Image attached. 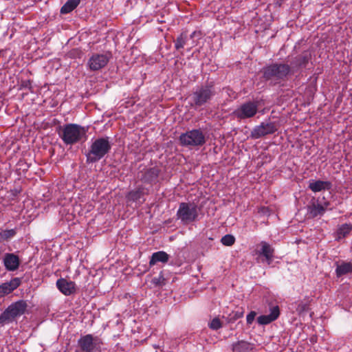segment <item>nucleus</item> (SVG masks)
Returning a JSON list of instances; mask_svg holds the SVG:
<instances>
[{"mask_svg":"<svg viewBox=\"0 0 352 352\" xmlns=\"http://www.w3.org/2000/svg\"><path fill=\"white\" fill-rule=\"evenodd\" d=\"M243 316V311H236L234 313V315L232 317L231 320H236L240 318H242Z\"/></svg>","mask_w":352,"mask_h":352,"instance_id":"72a5a7b5","label":"nucleus"},{"mask_svg":"<svg viewBox=\"0 0 352 352\" xmlns=\"http://www.w3.org/2000/svg\"><path fill=\"white\" fill-rule=\"evenodd\" d=\"M160 173V169L157 166L148 168H144L140 171L138 175L142 183L153 185L158 181V177Z\"/></svg>","mask_w":352,"mask_h":352,"instance_id":"f8f14e48","label":"nucleus"},{"mask_svg":"<svg viewBox=\"0 0 352 352\" xmlns=\"http://www.w3.org/2000/svg\"><path fill=\"white\" fill-rule=\"evenodd\" d=\"M352 272V265L351 263L344 262L340 265L337 264L336 273L338 277H340Z\"/></svg>","mask_w":352,"mask_h":352,"instance_id":"b1692460","label":"nucleus"},{"mask_svg":"<svg viewBox=\"0 0 352 352\" xmlns=\"http://www.w3.org/2000/svg\"><path fill=\"white\" fill-rule=\"evenodd\" d=\"M309 57L307 54H302L295 58V60L293 62L294 67L300 68L305 67L308 64Z\"/></svg>","mask_w":352,"mask_h":352,"instance_id":"393cba45","label":"nucleus"},{"mask_svg":"<svg viewBox=\"0 0 352 352\" xmlns=\"http://www.w3.org/2000/svg\"><path fill=\"white\" fill-rule=\"evenodd\" d=\"M331 187V182L321 180L313 181L309 184V188L314 192H320L325 189L329 190Z\"/></svg>","mask_w":352,"mask_h":352,"instance_id":"aec40b11","label":"nucleus"},{"mask_svg":"<svg viewBox=\"0 0 352 352\" xmlns=\"http://www.w3.org/2000/svg\"><path fill=\"white\" fill-rule=\"evenodd\" d=\"M351 230L352 226L351 225L346 223L343 224L339 229V234L342 235V236H345Z\"/></svg>","mask_w":352,"mask_h":352,"instance_id":"c756f323","label":"nucleus"},{"mask_svg":"<svg viewBox=\"0 0 352 352\" xmlns=\"http://www.w3.org/2000/svg\"><path fill=\"white\" fill-rule=\"evenodd\" d=\"M179 141L182 146L192 148L204 146L207 139L201 129H195L182 133L179 137Z\"/></svg>","mask_w":352,"mask_h":352,"instance_id":"423d86ee","label":"nucleus"},{"mask_svg":"<svg viewBox=\"0 0 352 352\" xmlns=\"http://www.w3.org/2000/svg\"><path fill=\"white\" fill-rule=\"evenodd\" d=\"M170 258L169 254L164 251H158L152 254L149 261V265L153 266L157 263H166Z\"/></svg>","mask_w":352,"mask_h":352,"instance_id":"6ab92c4d","label":"nucleus"},{"mask_svg":"<svg viewBox=\"0 0 352 352\" xmlns=\"http://www.w3.org/2000/svg\"><path fill=\"white\" fill-rule=\"evenodd\" d=\"M221 322L217 318H214V319H212L209 324V327L213 330H218L221 327Z\"/></svg>","mask_w":352,"mask_h":352,"instance_id":"7c9ffc66","label":"nucleus"},{"mask_svg":"<svg viewBox=\"0 0 352 352\" xmlns=\"http://www.w3.org/2000/svg\"><path fill=\"white\" fill-rule=\"evenodd\" d=\"M221 242L226 246H231L234 243L235 238L232 234H226L221 238Z\"/></svg>","mask_w":352,"mask_h":352,"instance_id":"c85d7f7f","label":"nucleus"},{"mask_svg":"<svg viewBox=\"0 0 352 352\" xmlns=\"http://www.w3.org/2000/svg\"><path fill=\"white\" fill-rule=\"evenodd\" d=\"M28 305L26 300H19L11 303L0 315V324L4 326L15 321L16 318L23 315Z\"/></svg>","mask_w":352,"mask_h":352,"instance_id":"39448f33","label":"nucleus"},{"mask_svg":"<svg viewBox=\"0 0 352 352\" xmlns=\"http://www.w3.org/2000/svg\"><path fill=\"white\" fill-rule=\"evenodd\" d=\"M292 71V67L288 64L274 63L263 67L261 72L265 81L276 85L285 81Z\"/></svg>","mask_w":352,"mask_h":352,"instance_id":"f03ea898","label":"nucleus"},{"mask_svg":"<svg viewBox=\"0 0 352 352\" xmlns=\"http://www.w3.org/2000/svg\"><path fill=\"white\" fill-rule=\"evenodd\" d=\"M16 234L15 229L2 230L0 231V238L3 240L8 241L14 237Z\"/></svg>","mask_w":352,"mask_h":352,"instance_id":"bb28decb","label":"nucleus"},{"mask_svg":"<svg viewBox=\"0 0 352 352\" xmlns=\"http://www.w3.org/2000/svg\"><path fill=\"white\" fill-rule=\"evenodd\" d=\"M256 316V311H251L248 315H247V317H246V320H247V324L248 325H250L253 321L255 319V317Z\"/></svg>","mask_w":352,"mask_h":352,"instance_id":"2f4dec72","label":"nucleus"},{"mask_svg":"<svg viewBox=\"0 0 352 352\" xmlns=\"http://www.w3.org/2000/svg\"><path fill=\"white\" fill-rule=\"evenodd\" d=\"M252 349V344L244 340L238 341L232 344L234 352H250Z\"/></svg>","mask_w":352,"mask_h":352,"instance_id":"412c9836","label":"nucleus"},{"mask_svg":"<svg viewBox=\"0 0 352 352\" xmlns=\"http://www.w3.org/2000/svg\"><path fill=\"white\" fill-rule=\"evenodd\" d=\"M144 188L140 186L136 189L129 192L126 196V198L128 201L135 202L140 200V199L144 195Z\"/></svg>","mask_w":352,"mask_h":352,"instance_id":"4be33fe9","label":"nucleus"},{"mask_svg":"<svg viewBox=\"0 0 352 352\" xmlns=\"http://www.w3.org/2000/svg\"><path fill=\"white\" fill-rule=\"evenodd\" d=\"M188 41L187 34L185 32H182L180 35L176 38L175 42V47L177 50L184 48V45L186 44Z\"/></svg>","mask_w":352,"mask_h":352,"instance_id":"a878e982","label":"nucleus"},{"mask_svg":"<svg viewBox=\"0 0 352 352\" xmlns=\"http://www.w3.org/2000/svg\"><path fill=\"white\" fill-rule=\"evenodd\" d=\"M20 89H28L31 91L32 89V82L30 80L21 81Z\"/></svg>","mask_w":352,"mask_h":352,"instance_id":"473e14b6","label":"nucleus"},{"mask_svg":"<svg viewBox=\"0 0 352 352\" xmlns=\"http://www.w3.org/2000/svg\"><path fill=\"white\" fill-rule=\"evenodd\" d=\"M278 124L275 122H262L259 125L254 127L251 131L250 137L253 139H258L273 134L278 130Z\"/></svg>","mask_w":352,"mask_h":352,"instance_id":"9d476101","label":"nucleus"},{"mask_svg":"<svg viewBox=\"0 0 352 352\" xmlns=\"http://www.w3.org/2000/svg\"><path fill=\"white\" fill-rule=\"evenodd\" d=\"M151 283L155 287L163 286L166 285V279L162 272H160L158 276L154 277L151 280Z\"/></svg>","mask_w":352,"mask_h":352,"instance_id":"cd10ccee","label":"nucleus"},{"mask_svg":"<svg viewBox=\"0 0 352 352\" xmlns=\"http://www.w3.org/2000/svg\"><path fill=\"white\" fill-rule=\"evenodd\" d=\"M80 0H67V2L61 7V14H68L72 12L80 4Z\"/></svg>","mask_w":352,"mask_h":352,"instance_id":"5701e85b","label":"nucleus"},{"mask_svg":"<svg viewBox=\"0 0 352 352\" xmlns=\"http://www.w3.org/2000/svg\"><path fill=\"white\" fill-rule=\"evenodd\" d=\"M307 210L309 217L315 218L323 215L326 211V207L320 204L318 199L312 197L307 206Z\"/></svg>","mask_w":352,"mask_h":352,"instance_id":"ddd939ff","label":"nucleus"},{"mask_svg":"<svg viewBox=\"0 0 352 352\" xmlns=\"http://www.w3.org/2000/svg\"><path fill=\"white\" fill-rule=\"evenodd\" d=\"M56 287L65 296H70L76 290V283L74 281L67 280L63 278L57 280Z\"/></svg>","mask_w":352,"mask_h":352,"instance_id":"2eb2a0df","label":"nucleus"},{"mask_svg":"<svg viewBox=\"0 0 352 352\" xmlns=\"http://www.w3.org/2000/svg\"><path fill=\"white\" fill-rule=\"evenodd\" d=\"M21 280L20 278L16 277L12 278L10 281L6 282L0 285V298L5 296L20 286Z\"/></svg>","mask_w":352,"mask_h":352,"instance_id":"dca6fc26","label":"nucleus"},{"mask_svg":"<svg viewBox=\"0 0 352 352\" xmlns=\"http://www.w3.org/2000/svg\"><path fill=\"white\" fill-rule=\"evenodd\" d=\"M261 246L260 250H256V254L259 256H263L264 260L268 265H270L273 261L274 249L266 241H261L259 244Z\"/></svg>","mask_w":352,"mask_h":352,"instance_id":"4468645a","label":"nucleus"},{"mask_svg":"<svg viewBox=\"0 0 352 352\" xmlns=\"http://www.w3.org/2000/svg\"><path fill=\"white\" fill-rule=\"evenodd\" d=\"M217 88L213 81H207L195 87L190 95V105L195 109L206 107L217 95Z\"/></svg>","mask_w":352,"mask_h":352,"instance_id":"f257e3e1","label":"nucleus"},{"mask_svg":"<svg viewBox=\"0 0 352 352\" xmlns=\"http://www.w3.org/2000/svg\"><path fill=\"white\" fill-rule=\"evenodd\" d=\"M109 139V137H102L92 142L89 151L86 155L87 162L95 163L100 160L110 152L112 144Z\"/></svg>","mask_w":352,"mask_h":352,"instance_id":"20e7f679","label":"nucleus"},{"mask_svg":"<svg viewBox=\"0 0 352 352\" xmlns=\"http://www.w3.org/2000/svg\"><path fill=\"white\" fill-rule=\"evenodd\" d=\"M280 316L279 307L276 305L270 308V314L262 315L257 318V322L261 325H266L275 321Z\"/></svg>","mask_w":352,"mask_h":352,"instance_id":"f3484780","label":"nucleus"},{"mask_svg":"<svg viewBox=\"0 0 352 352\" xmlns=\"http://www.w3.org/2000/svg\"><path fill=\"white\" fill-rule=\"evenodd\" d=\"M198 216V208L195 203L182 202L179 204L177 217L184 224H189L197 221Z\"/></svg>","mask_w":352,"mask_h":352,"instance_id":"0eeeda50","label":"nucleus"},{"mask_svg":"<svg viewBox=\"0 0 352 352\" xmlns=\"http://www.w3.org/2000/svg\"><path fill=\"white\" fill-rule=\"evenodd\" d=\"M87 129L78 124H66L59 126L57 133L66 145H73L85 139Z\"/></svg>","mask_w":352,"mask_h":352,"instance_id":"7ed1b4c3","label":"nucleus"},{"mask_svg":"<svg viewBox=\"0 0 352 352\" xmlns=\"http://www.w3.org/2000/svg\"><path fill=\"white\" fill-rule=\"evenodd\" d=\"M101 344L100 340L91 334L82 336L78 340V346L82 352L100 351Z\"/></svg>","mask_w":352,"mask_h":352,"instance_id":"1a4fd4ad","label":"nucleus"},{"mask_svg":"<svg viewBox=\"0 0 352 352\" xmlns=\"http://www.w3.org/2000/svg\"><path fill=\"white\" fill-rule=\"evenodd\" d=\"M258 108V102L257 101H248L236 109L233 114L239 120L252 118L257 113Z\"/></svg>","mask_w":352,"mask_h":352,"instance_id":"6e6552de","label":"nucleus"},{"mask_svg":"<svg viewBox=\"0 0 352 352\" xmlns=\"http://www.w3.org/2000/svg\"><path fill=\"white\" fill-rule=\"evenodd\" d=\"M111 58V54L110 52L94 53L89 58L87 65L91 71H98L107 66Z\"/></svg>","mask_w":352,"mask_h":352,"instance_id":"9b49d317","label":"nucleus"},{"mask_svg":"<svg viewBox=\"0 0 352 352\" xmlns=\"http://www.w3.org/2000/svg\"><path fill=\"white\" fill-rule=\"evenodd\" d=\"M3 264L7 270L14 271L19 267V257L13 253H6L3 258Z\"/></svg>","mask_w":352,"mask_h":352,"instance_id":"a211bd4d","label":"nucleus"}]
</instances>
